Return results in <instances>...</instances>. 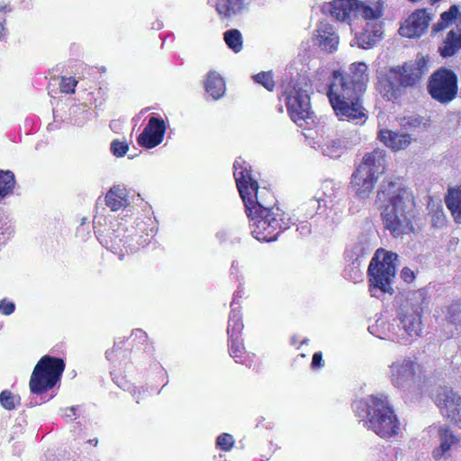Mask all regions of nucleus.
I'll use <instances>...</instances> for the list:
<instances>
[{
	"mask_svg": "<svg viewBox=\"0 0 461 461\" xmlns=\"http://www.w3.org/2000/svg\"><path fill=\"white\" fill-rule=\"evenodd\" d=\"M373 248L374 243L371 235L361 234L348 246L345 251L346 261H349L350 258H354L361 260Z\"/></svg>",
	"mask_w": 461,
	"mask_h": 461,
	"instance_id": "obj_24",
	"label": "nucleus"
},
{
	"mask_svg": "<svg viewBox=\"0 0 461 461\" xmlns=\"http://www.w3.org/2000/svg\"><path fill=\"white\" fill-rule=\"evenodd\" d=\"M293 343L296 342V339L294 338H292Z\"/></svg>",
	"mask_w": 461,
	"mask_h": 461,
	"instance_id": "obj_60",
	"label": "nucleus"
},
{
	"mask_svg": "<svg viewBox=\"0 0 461 461\" xmlns=\"http://www.w3.org/2000/svg\"><path fill=\"white\" fill-rule=\"evenodd\" d=\"M427 89L434 100L440 104H448L457 95V77L450 69L439 68L430 76Z\"/></svg>",
	"mask_w": 461,
	"mask_h": 461,
	"instance_id": "obj_13",
	"label": "nucleus"
},
{
	"mask_svg": "<svg viewBox=\"0 0 461 461\" xmlns=\"http://www.w3.org/2000/svg\"><path fill=\"white\" fill-rule=\"evenodd\" d=\"M122 344L123 340L115 341L113 348L105 352L106 358L110 361H113L114 357L117 356V353L122 349Z\"/></svg>",
	"mask_w": 461,
	"mask_h": 461,
	"instance_id": "obj_44",
	"label": "nucleus"
},
{
	"mask_svg": "<svg viewBox=\"0 0 461 461\" xmlns=\"http://www.w3.org/2000/svg\"><path fill=\"white\" fill-rule=\"evenodd\" d=\"M429 20L426 10H417L400 27L399 33L407 38L420 37L427 30Z\"/></svg>",
	"mask_w": 461,
	"mask_h": 461,
	"instance_id": "obj_18",
	"label": "nucleus"
},
{
	"mask_svg": "<svg viewBox=\"0 0 461 461\" xmlns=\"http://www.w3.org/2000/svg\"><path fill=\"white\" fill-rule=\"evenodd\" d=\"M348 265L346 266L343 276L346 279L350 280L354 283L358 282L362 278V271H361V260L358 258H350L349 261H347Z\"/></svg>",
	"mask_w": 461,
	"mask_h": 461,
	"instance_id": "obj_34",
	"label": "nucleus"
},
{
	"mask_svg": "<svg viewBox=\"0 0 461 461\" xmlns=\"http://www.w3.org/2000/svg\"><path fill=\"white\" fill-rule=\"evenodd\" d=\"M105 203L112 211H118L130 204L128 191L121 185L113 186L105 195Z\"/></svg>",
	"mask_w": 461,
	"mask_h": 461,
	"instance_id": "obj_25",
	"label": "nucleus"
},
{
	"mask_svg": "<svg viewBox=\"0 0 461 461\" xmlns=\"http://www.w3.org/2000/svg\"><path fill=\"white\" fill-rule=\"evenodd\" d=\"M2 327H3V324L0 322V330L2 329Z\"/></svg>",
	"mask_w": 461,
	"mask_h": 461,
	"instance_id": "obj_61",
	"label": "nucleus"
},
{
	"mask_svg": "<svg viewBox=\"0 0 461 461\" xmlns=\"http://www.w3.org/2000/svg\"><path fill=\"white\" fill-rule=\"evenodd\" d=\"M377 200L381 203V212L384 228L393 237H400L413 231L411 219L414 206L411 193L397 181L386 178L378 189Z\"/></svg>",
	"mask_w": 461,
	"mask_h": 461,
	"instance_id": "obj_4",
	"label": "nucleus"
},
{
	"mask_svg": "<svg viewBox=\"0 0 461 461\" xmlns=\"http://www.w3.org/2000/svg\"><path fill=\"white\" fill-rule=\"evenodd\" d=\"M255 82L262 85L268 91H273L275 87V82L273 79L272 72H260L253 77Z\"/></svg>",
	"mask_w": 461,
	"mask_h": 461,
	"instance_id": "obj_38",
	"label": "nucleus"
},
{
	"mask_svg": "<svg viewBox=\"0 0 461 461\" xmlns=\"http://www.w3.org/2000/svg\"><path fill=\"white\" fill-rule=\"evenodd\" d=\"M378 139L393 151L406 149L412 140V138L408 133L393 131L386 129L379 131Z\"/></svg>",
	"mask_w": 461,
	"mask_h": 461,
	"instance_id": "obj_23",
	"label": "nucleus"
},
{
	"mask_svg": "<svg viewBox=\"0 0 461 461\" xmlns=\"http://www.w3.org/2000/svg\"><path fill=\"white\" fill-rule=\"evenodd\" d=\"M240 270V262L238 260H233L230 267V273L237 274Z\"/></svg>",
	"mask_w": 461,
	"mask_h": 461,
	"instance_id": "obj_52",
	"label": "nucleus"
},
{
	"mask_svg": "<svg viewBox=\"0 0 461 461\" xmlns=\"http://www.w3.org/2000/svg\"><path fill=\"white\" fill-rule=\"evenodd\" d=\"M340 194V186L332 180H326L322 183L317 195L309 201V206L312 209L310 215L316 213L321 206L326 207L332 204Z\"/></svg>",
	"mask_w": 461,
	"mask_h": 461,
	"instance_id": "obj_19",
	"label": "nucleus"
},
{
	"mask_svg": "<svg viewBox=\"0 0 461 461\" xmlns=\"http://www.w3.org/2000/svg\"><path fill=\"white\" fill-rule=\"evenodd\" d=\"M447 209L456 223H461V191L451 189L445 198Z\"/></svg>",
	"mask_w": 461,
	"mask_h": 461,
	"instance_id": "obj_30",
	"label": "nucleus"
},
{
	"mask_svg": "<svg viewBox=\"0 0 461 461\" xmlns=\"http://www.w3.org/2000/svg\"><path fill=\"white\" fill-rule=\"evenodd\" d=\"M166 130L162 118L151 116L143 131L138 136L137 142L143 148L153 149L163 141Z\"/></svg>",
	"mask_w": 461,
	"mask_h": 461,
	"instance_id": "obj_17",
	"label": "nucleus"
},
{
	"mask_svg": "<svg viewBox=\"0 0 461 461\" xmlns=\"http://www.w3.org/2000/svg\"><path fill=\"white\" fill-rule=\"evenodd\" d=\"M19 401L20 398L8 390H5L0 393V403L6 410H14Z\"/></svg>",
	"mask_w": 461,
	"mask_h": 461,
	"instance_id": "obj_37",
	"label": "nucleus"
},
{
	"mask_svg": "<svg viewBox=\"0 0 461 461\" xmlns=\"http://www.w3.org/2000/svg\"><path fill=\"white\" fill-rule=\"evenodd\" d=\"M230 306L231 311L229 317L227 333L229 338L240 337L244 327L241 313L235 302H232Z\"/></svg>",
	"mask_w": 461,
	"mask_h": 461,
	"instance_id": "obj_29",
	"label": "nucleus"
},
{
	"mask_svg": "<svg viewBox=\"0 0 461 461\" xmlns=\"http://www.w3.org/2000/svg\"><path fill=\"white\" fill-rule=\"evenodd\" d=\"M424 64L425 61L420 59L418 62H408L402 67L390 68L379 77V93L387 100L397 99L405 88L415 86L420 80Z\"/></svg>",
	"mask_w": 461,
	"mask_h": 461,
	"instance_id": "obj_7",
	"label": "nucleus"
},
{
	"mask_svg": "<svg viewBox=\"0 0 461 461\" xmlns=\"http://www.w3.org/2000/svg\"><path fill=\"white\" fill-rule=\"evenodd\" d=\"M14 175L10 170L0 169V202L14 191Z\"/></svg>",
	"mask_w": 461,
	"mask_h": 461,
	"instance_id": "obj_32",
	"label": "nucleus"
},
{
	"mask_svg": "<svg viewBox=\"0 0 461 461\" xmlns=\"http://www.w3.org/2000/svg\"><path fill=\"white\" fill-rule=\"evenodd\" d=\"M312 147L320 151L323 156L331 158H339L346 148L344 139L335 135L321 136L312 142Z\"/></svg>",
	"mask_w": 461,
	"mask_h": 461,
	"instance_id": "obj_20",
	"label": "nucleus"
},
{
	"mask_svg": "<svg viewBox=\"0 0 461 461\" xmlns=\"http://www.w3.org/2000/svg\"><path fill=\"white\" fill-rule=\"evenodd\" d=\"M388 375L392 385L402 392L419 389L425 379L422 366L409 357L396 358L388 366Z\"/></svg>",
	"mask_w": 461,
	"mask_h": 461,
	"instance_id": "obj_11",
	"label": "nucleus"
},
{
	"mask_svg": "<svg viewBox=\"0 0 461 461\" xmlns=\"http://www.w3.org/2000/svg\"><path fill=\"white\" fill-rule=\"evenodd\" d=\"M353 409L364 427L384 438L396 436L400 421L394 413L388 396L383 393H373L353 403Z\"/></svg>",
	"mask_w": 461,
	"mask_h": 461,
	"instance_id": "obj_6",
	"label": "nucleus"
},
{
	"mask_svg": "<svg viewBox=\"0 0 461 461\" xmlns=\"http://www.w3.org/2000/svg\"><path fill=\"white\" fill-rule=\"evenodd\" d=\"M397 254L379 249L372 258L368 270L369 293L372 297L393 294V283L395 278Z\"/></svg>",
	"mask_w": 461,
	"mask_h": 461,
	"instance_id": "obj_8",
	"label": "nucleus"
},
{
	"mask_svg": "<svg viewBox=\"0 0 461 461\" xmlns=\"http://www.w3.org/2000/svg\"><path fill=\"white\" fill-rule=\"evenodd\" d=\"M131 336H133L135 339H140V341H146L147 339V334L140 329H137L132 331Z\"/></svg>",
	"mask_w": 461,
	"mask_h": 461,
	"instance_id": "obj_51",
	"label": "nucleus"
},
{
	"mask_svg": "<svg viewBox=\"0 0 461 461\" xmlns=\"http://www.w3.org/2000/svg\"><path fill=\"white\" fill-rule=\"evenodd\" d=\"M367 66L363 62L353 63L349 73L343 75L333 71L327 95L332 109L339 120L363 123L366 119V111L360 101L368 82Z\"/></svg>",
	"mask_w": 461,
	"mask_h": 461,
	"instance_id": "obj_2",
	"label": "nucleus"
},
{
	"mask_svg": "<svg viewBox=\"0 0 461 461\" xmlns=\"http://www.w3.org/2000/svg\"><path fill=\"white\" fill-rule=\"evenodd\" d=\"M140 394H141V389L134 390L133 397L136 399L137 402H140V399L142 398V397H140Z\"/></svg>",
	"mask_w": 461,
	"mask_h": 461,
	"instance_id": "obj_54",
	"label": "nucleus"
},
{
	"mask_svg": "<svg viewBox=\"0 0 461 461\" xmlns=\"http://www.w3.org/2000/svg\"><path fill=\"white\" fill-rule=\"evenodd\" d=\"M6 224L0 222V244L5 243L12 234L13 230Z\"/></svg>",
	"mask_w": 461,
	"mask_h": 461,
	"instance_id": "obj_45",
	"label": "nucleus"
},
{
	"mask_svg": "<svg viewBox=\"0 0 461 461\" xmlns=\"http://www.w3.org/2000/svg\"><path fill=\"white\" fill-rule=\"evenodd\" d=\"M99 220L94 221L95 233L100 243L117 254L122 259L125 253H133L147 246L157 233L156 221L150 217L137 219L135 225L126 227L116 221L107 230L97 227Z\"/></svg>",
	"mask_w": 461,
	"mask_h": 461,
	"instance_id": "obj_5",
	"label": "nucleus"
},
{
	"mask_svg": "<svg viewBox=\"0 0 461 461\" xmlns=\"http://www.w3.org/2000/svg\"><path fill=\"white\" fill-rule=\"evenodd\" d=\"M312 86L306 77L299 76L286 86L283 96L288 113L298 126L313 122V113L310 103Z\"/></svg>",
	"mask_w": 461,
	"mask_h": 461,
	"instance_id": "obj_10",
	"label": "nucleus"
},
{
	"mask_svg": "<svg viewBox=\"0 0 461 461\" xmlns=\"http://www.w3.org/2000/svg\"><path fill=\"white\" fill-rule=\"evenodd\" d=\"M420 123H421V120L420 118L415 117V116H411L406 119L405 125H409L411 127H417V126L420 125Z\"/></svg>",
	"mask_w": 461,
	"mask_h": 461,
	"instance_id": "obj_50",
	"label": "nucleus"
},
{
	"mask_svg": "<svg viewBox=\"0 0 461 461\" xmlns=\"http://www.w3.org/2000/svg\"><path fill=\"white\" fill-rule=\"evenodd\" d=\"M355 0H332L325 2L321 6L324 14H330L333 19L339 22H348L353 17Z\"/></svg>",
	"mask_w": 461,
	"mask_h": 461,
	"instance_id": "obj_22",
	"label": "nucleus"
},
{
	"mask_svg": "<svg viewBox=\"0 0 461 461\" xmlns=\"http://www.w3.org/2000/svg\"><path fill=\"white\" fill-rule=\"evenodd\" d=\"M308 343V339H304L303 341H302V344H306Z\"/></svg>",
	"mask_w": 461,
	"mask_h": 461,
	"instance_id": "obj_58",
	"label": "nucleus"
},
{
	"mask_svg": "<svg viewBox=\"0 0 461 461\" xmlns=\"http://www.w3.org/2000/svg\"><path fill=\"white\" fill-rule=\"evenodd\" d=\"M461 49V28L451 30L438 50L442 57L453 56Z\"/></svg>",
	"mask_w": 461,
	"mask_h": 461,
	"instance_id": "obj_27",
	"label": "nucleus"
},
{
	"mask_svg": "<svg viewBox=\"0 0 461 461\" xmlns=\"http://www.w3.org/2000/svg\"><path fill=\"white\" fill-rule=\"evenodd\" d=\"M223 40L233 52L239 53L243 49V37L238 29H230L223 33Z\"/></svg>",
	"mask_w": 461,
	"mask_h": 461,
	"instance_id": "obj_31",
	"label": "nucleus"
},
{
	"mask_svg": "<svg viewBox=\"0 0 461 461\" xmlns=\"http://www.w3.org/2000/svg\"><path fill=\"white\" fill-rule=\"evenodd\" d=\"M15 310V304L12 301L4 298L0 301V312L4 315H11Z\"/></svg>",
	"mask_w": 461,
	"mask_h": 461,
	"instance_id": "obj_43",
	"label": "nucleus"
},
{
	"mask_svg": "<svg viewBox=\"0 0 461 461\" xmlns=\"http://www.w3.org/2000/svg\"><path fill=\"white\" fill-rule=\"evenodd\" d=\"M231 235V231L230 230H227V229H222V230H220L217 233H216V238L221 241V242H225L227 241L230 237Z\"/></svg>",
	"mask_w": 461,
	"mask_h": 461,
	"instance_id": "obj_48",
	"label": "nucleus"
},
{
	"mask_svg": "<svg viewBox=\"0 0 461 461\" xmlns=\"http://www.w3.org/2000/svg\"><path fill=\"white\" fill-rule=\"evenodd\" d=\"M434 402L441 415L461 429V395L451 387L440 386Z\"/></svg>",
	"mask_w": 461,
	"mask_h": 461,
	"instance_id": "obj_14",
	"label": "nucleus"
},
{
	"mask_svg": "<svg viewBox=\"0 0 461 461\" xmlns=\"http://www.w3.org/2000/svg\"><path fill=\"white\" fill-rule=\"evenodd\" d=\"M427 304L422 290L411 292L395 319L392 321L377 320L368 327L371 334L382 339L407 345L417 339L422 333L423 306Z\"/></svg>",
	"mask_w": 461,
	"mask_h": 461,
	"instance_id": "obj_3",
	"label": "nucleus"
},
{
	"mask_svg": "<svg viewBox=\"0 0 461 461\" xmlns=\"http://www.w3.org/2000/svg\"><path fill=\"white\" fill-rule=\"evenodd\" d=\"M401 277L406 282V283H411L414 278L415 275L411 269L409 267H403L401 271Z\"/></svg>",
	"mask_w": 461,
	"mask_h": 461,
	"instance_id": "obj_47",
	"label": "nucleus"
},
{
	"mask_svg": "<svg viewBox=\"0 0 461 461\" xmlns=\"http://www.w3.org/2000/svg\"><path fill=\"white\" fill-rule=\"evenodd\" d=\"M234 438L232 435L228 433H222L218 436L216 439V445L219 448L223 451H229L233 447Z\"/></svg>",
	"mask_w": 461,
	"mask_h": 461,
	"instance_id": "obj_40",
	"label": "nucleus"
},
{
	"mask_svg": "<svg viewBox=\"0 0 461 461\" xmlns=\"http://www.w3.org/2000/svg\"><path fill=\"white\" fill-rule=\"evenodd\" d=\"M353 5V17L362 18L366 21V28H372V32L375 36H382L384 33L383 23L381 21L384 14L383 1L355 0Z\"/></svg>",
	"mask_w": 461,
	"mask_h": 461,
	"instance_id": "obj_15",
	"label": "nucleus"
},
{
	"mask_svg": "<svg viewBox=\"0 0 461 461\" xmlns=\"http://www.w3.org/2000/svg\"><path fill=\"white\" fill-rule=\"evenodd\" d=\"M385 157V150L379 149L366 153L352 174L351 186L359 198H367L373 192L377 179L384 173Z\"/></svg>",
	"mask_w": 461,
	"mask_h": 461,
	"instance_id": "obj_9",
	"label": "nucleus"
},
{
	"mask_svg": "<svg viewBox=\"0 0 461 461\" xmlns=\"http://www.w3.org/2000/svg\"><path fill=\"white\" fill-rule=\"evenodd\" d=\"M402 456V452L399 449L388 447L377 452L373 461H399Z\"/></svg>",
	"mask_w": 461,
	"mask_h": 461,
	"instance_id": "obj_36",
	"label": "nucleus"
},
{
	"mask_svg": "<svg viewBox=\"0 0 461 461\" xmlns=\"http://www.w3.org/2000/svg\"><path fill=\"white\" fill-rule=\"evenodd\" d=\"M77 85V81L73 77H63L60 82V90L63 93L70 94L74 93L75 87Z\"/></svg>",
	"mask_w": 461,
	"mask_h": 461,
	"instance_id": "obj_42",
	"label": "nucleus"
},
{
	"mask_svg": "<svg viewBox=\"0 0 461 461\" xmlns=\"http://www.w3.org/2000/svg\"><path fill=\"white\" fill-rule=\"evenodd\" d=\"M448 26V24H447V22H445L444 20H441L439 22H438L437 23H435L432 27V32L434 33H437L438 32H441L443 31L444 29H446L447 27Z\"/></svg>",
	"mask_w": 461,
	"mask_h": 461,
	"instance_id": "obj_49",
	"label": "nucleus"
},
{
	"mask_svg": "<svg viewBox=\"0 0 461 461\" xmlns=\"http://www.w3.org/2000/svg\"><path fill=\"white\" fill-rule=\"evenodd\" d=\"M22 3H24V4H25V5H24V6H25V7H29V4H30V3H27L25 0H22Z\"/></svg>",
	"mask_w": 461,
	"mask_h": 461,
	"instance_id": "obj_57",
	"label": "nucleus"
},
{
	"mask_svg": "<svg viewBox=\"0 0 461 461\" xmlns=\"http://www.w3.org/2000/svg\"><path fill=\"white\" fill-rule=\"evenodd\" d=\"M229 352L230 356L240 364L246 363V351L240 337L229 338Z\"/></svg>",
	"mask_w": 461,
	"mask_h": 461,
	"instance_id": "obj_33",
	"label": "nucleus"
},
{
	"mask_svg": "<svg viewBox=\"0 0 461 461\" xmlns=\"http://www.w3.org/2000/svg\"><path fill=\"white\" fill-rule=\"evenodd\" d=\"M437 431L438 446L432 452V457L436 461L447 459L450 457V452L456 448L460 443V437L447 424H438L434 426Z\"/></svg>",
	"mask_w": 461,
	"mask_h": 461,
	"instance_id": "obj_16",
	"label": "nucleus"
},
{
	"mask_svg": "<svg viewBox=\"0 0 461 461\" xmlns=\"http://www.w3.org/2000/svg\"><path fill=\"white\" fill-rule=\"evenodd\" d=\"M65 368L61 358L44 356L36 364L30 380L32 393L41 394L54 387Z\"/></svg>",
	"mask_w": 461,
	"mask_h": 461,
	"instance_id": "obj_12",
	"label": "nucleus"
},
{
	"mask_svg": "<svg viewBox=\"0 0 461 461\" xmlns=\"http://www.w3.org/2000/svg\"><path fill=\"white\" fill-rule=\"evenodd\" d=\"M311 366L312 369H318L324 366L321 352L319 351L313 354Z\"/></svg>",
	"mask_w": 461,
	"mask_h": 461,
	"instance_id": "obj_46",
	"label": "nucleus"
},
{
	"mask_svg": "<svg viewBox=\"0 0 461 461\" xmlns=\"http://www.w3.org/2000/svg\"><path fill=\"white\" fill-rule=\"evenodd\" d=\"M222 17H230L241 13L247 6L246 0H210Z\"/></svg>",
	"mask_w": 461,
	"mask_h": 461,
	"instance_id": "obj_26",
	"label": "nucleus"
},
{
	"mask_svg": "<svg viewBox=\"0 0 461 461\" xmlns=\"http://www.w3.org/2000/svg\"><path fill=\"white\" fill-rule=\"evenodd\" d=\"M315 43L325 52L337 50L339 38L334 27L327 23H321L314 33Z\"/></svg>",
	"mask_w": 461,
	"mask_h": 461,
	"instance_id": "obj_21",
	"label": "nucleus"
},
{
	"mask_svg": "<svg viewBox=\"0 0 461 461\" xmlns=\"http://www.w3.org/2000/svg\"><path fill=\"white\" fill-rule=\"evenodd\" d=\"M382 36H375L372 32V28H365V32L361 33L359 36H357L351 45L357 44L358 47L363 49L371 48L376 41L381 39Z\"/></svg>",
	"mask_w": 461,
	"mask_h": 461,
	"instance_id": "obj_35",
	"label": "nucleus"
},
{
	"mask_svg": "<svg viewBox=\"0 0 461 461\" xmlns=\"http://www.w3.org/2000/svg\"><path fill=\"white\" fill-rule=\"evenodd\" d=\"M233 176L249 219L251 234L259 241H274L288 229L291 218L275 206V197L267 188H259L251 176L250 166L241 158L233 163Z\"/></svg>",
	"mask_w": 461,
	"mask_h": 461,
	"instance_id": "obj_1",
	"label": "nucleus"
},
{
	"mask_svg": "<svg viewBox=\"0 0 461 461\" xmlns=\"http://www.w3.org/2000/svg\"><path fill=\"white\" fill-rule=\"evenodd\" d=\"M110 150L114 157L122 158L129 150V145L126 141H122L116 139L112 141Z\"/></svg>",
	"mask_w": 461,
	"mask_h": 461,
	"instance_id": "obj_39",
	"label": "nucleus"
},
{
	"mask_svg": "<svg viewBox=\"0 0 461 461\" xmlns=\"http://www.w3.org/2000/svg\"><path fill=\"white\" fill-rule=\"evenodd\" d=\"M77 410V407H76V406H72V407L67 408L66 411L68 412L65 413V416L67 418H71V417L75 416Z\"/></svg>",
	"mask_w": 461,
	"mask_h": 461,
	"instance_id": "obj_53",
	"label": "nucleus"
},
{
	"mask_svg": "<svg viewBox=\"0 0 461 461\" xmlns=\"http://www.w3.org/2000/svg\"><path fill=\"white\" fill-rule=\"evenodd\" d=\"M293 343L296 342V339L294 338H292Z\"/></svg>",
	"mask_w": 461,
	"mask_h": 461,
	"instance_id": "obj_59",
	"label": "nucleus"
},
{
	"mask_svg": "<svg viewBox=\"0 0 461 461\" xmlns=\"http://www.w3.org/2000/svg\"><path fill=\"white\" fill-rule=\"evenodd\" d=\"M89 442L94 444V445H96L98 440L96 438H94V439L89 440Z\"/></svg>",
	"mask_w": 461,
	"mask_h": 461,
	"instance_id": "obj_56",
	"label": "nucleus"
},
{
	"mask_svg": "<svg viewBox=\"0 0 461 461\" xmlns=\"http://www.w3.org/2000/svg\"><path fill=\"white\" fill-rule=\"evenodd\" d=\"M459 14V10L456 5H452L450 8L443 12L440 15L441 20H444L447 22V24L450 25L454 23V21L456 19L457 15Z\"/></svg>",
	"mask_w": 461,
	"mask_h": 461,
	"instance_id": "obj_41",
	"label": "nucleus"
},
{
	"mask_svg": "<svg viewBox=\"0 0 461 461\" xmlns=\"http://www.w3.org/2000/svg\"><path fill=\"white\" fill-rule=\"evenodd\" d=\"M205 91L212 99L218 100L223 96L226 87L223 78L216 72L210 71L204 83Z\"/></svg>",
	"mask_w": 461,
	"mask_h": 461,
	"instance_id": "obj_28",
	"label": "nucleus"
},
{
	"mask_svg": "<svg viewBox=\"0 0 461 461\" xmlns=\"http://www.w3.org/2000/svg\"><path fill=\"white\" fill-rule=\"evenodd\" d=\"M11 11H12V9L8 5H4L0 6V12L7 13V12H11Z\"/></svg>",
	"mask_w": 461,
	"mask_h": 461,
	"instance_id": "obj_55",
	"label": "nucleus"
}]
</instances>
